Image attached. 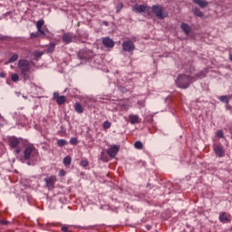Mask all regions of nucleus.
Instances as JSON below:
<instances>
[{"label": "nucleus", "instance_id": "obj_1", "mask_svg": "<svg viewBox=\"0 0 232 232\" xmlns=\"http://www.w3.org/2000/svg\"><path fill=\"white\" fill-rule=\"evenodd\" d=\"M18 68L24 80L28 81L30 79V62L26 59H20L18 61Z\"/></svg>", "mask_w": 232, "mask_h": 232}, {"label": "nucleus", "instance_id": "obj_2", "mask_svg": "<svg viewBox=\"0 0 232 232\" xmlns=\"http://www.w3.org/2000/svg\"><path fill=\"white\" fill-rule=\"evenodd\" d=\"M39 155V151L34 145H30L25 147L24 150V158H21V162H24V160H30V159H35Z\"/></svg>", "mask_w": 232, "mask_h": 232}, {"label": "nucleus", "instance_id": "obj_3", "mask_svg": "<svg viewBox=\"0 0 232 232\" xmlns=\"http://www.w3.org/2000/svg\"><path fill=\"white\" fill-rule=\"evenodd\" d=\"M191 84V78L188 74H179L176 80V85L181 90H186Z\"/></svg>", "mask_w": 232, "mask_h": 232}, {"label": "nucleus", "instance_id": "obj_4", "mask_svg": "<svg viewBox=\"0 0 232 232\" xmlns=\"http://www.w3.org/2000/svg\"><path fill=\"white\" fill-rule=\"evenodd\" d=\"M152 13L158 19H166L168 17V14L162 13V5H152Z\"/></svg>", "mask_w": 232, "mask_h": 232}, {"label": "nucleus", "instance_id": "obj_5", "mask_svg": "<svg viewBox=\"0 0 232 232\" xmlns=\"http://www.w3.org/2000/svg\"><path fill=\"white\" fill-rule=\"evenodd\" d=\"M123 52H135V44L131 40L123 41L121 44Z\"/></svg>", "mask_w": 232, "mask_h": 232}, {"label": "nucleus", "instance_id": "obj_6", "mask_svg": "<svg viewBox=\"0 0 232 232\" xmlns=\"http://www.w3.org/2000/svg\"><path fill=\"white\" fill-rule=\"evenodd\" d=\"M44 180L48 189L54 188L55 183L57 182V176L52 175L50 177L45 178Z\"/></svg>", "mask_w": 232, "mask_h": 232}, {"label": "nucleus", "instance_id": "obj_7", "mask_svg": "<svg viewBox=\"0 0 232 232\" xmlns=\"http://www.w3.org/2000/svg\"><path fill=\"white\" fill-rule=\"evenodd\" d=\"M121 150V146L120 145H113L111 146L108 150H107V153L108 155L111 158V159H115V157H117V154L119 153V150Z\"/></svg>", "mask_w": 232, "mask_h": 232}, {"label": "nucleus", "instance_id": "obj_8", "mask_svg": "<svg viewBox=\"0 0 232 232\" xmlns=\"http://www.w3.org/2000/svg\"><path fill=\"white\" fill-rule=\"evenodd\" d=\"M79 57L81 59H90L91 57H93V52L88 50V49H82L79 52Z\"/></svg>", "mask_w": 232, "mask_h": 232}, {"label": "nucleus", "instance_id": "obj_9", "mask_svg": "<svg viewBox=\"0 0 232 232\" xmlns=\"http://www.w3.org/2000/svg\"><path fill=\"white\" fill-rule=\"evenodd\" d=\"M218 220L221 224H227L231 222V216L226 212H221L219 214Z\"/></svg>", "mask_w": 232, "mask_h": 232}, {"label": "nucleus", "instance_id": "obj_10", "mask_svg": "<svg viewBox=\"0 0 232 232\" xmlns=\"http://www.w3.org/2000/svg\"><path fill=\"white\" fill-rule=\"evenodd\" d=\"M132 10L136 14H142V12H148V7L144 5H133Z\"/></svg>", "mask_w": 232, "mask_h": 232}, {"label": "nucleus", "instance_id": "obj_11", "mask_svg": "<svg viewBox=\"0 0 232 232\" xmlns=\"http://www.w3.org/2000/svg\"><path fill=\"white\" fill-rule=\"evenodd\" d=\"M53 99L56 101L57 104H64L66 102V96H60L59 92L53 93Z\"/></svg>", "mask_w": 232, "mask_h": 232}, {"label": "nucleus", "instance_id": "obj_12", "mask_svg": "<svg viewBox=\"0 0 232 232\" xmlns=\"http://www.w3.org/2000/svg\"><path fill=\"white\" fill-rule=\"evenodd\" d=\"M102 44L105 48H113V46H115V42H113L110 37H105L102 39Z\"/></svg>", "mask_w": 232, "mask_h": 232}, {"label": "nucleus", "instance_id": "obj_13", "mask_svg": "<svg viewBox=\"0 0 232 232\" xmlns=\"http://www.w3.org/2000/svg\"><path fill=\"white\" fill-rule=\"evenodd\" d=\"M43 26H44V20H43V19L38 20L36 22V28H37L39 34H41V35H46V33H44V31L43 30Z\"/></svg>", "mask_w": 232, "mask_h": 232}, {"label": "nucleus", "instance_id": "obj_14", "mask_svg": "<svg viewBox=\"0 0 232 232\" xmlns=\"http://www.w3.org/2000/svg\"><path fill=\"white\" fill-rule=\"evenodd\" d=\"M214 152L217 155V157H219V158L224 157V155L226 153L224 151V149L220 145H217L214 147Z\"/></svg>", "mask_w": 232, "mask_h": 232}, {"label": "nucleus", "instance_id": "obj_15", "mask_svg": "<svg viewBox=\"0 0 232 232\" xmlns=\"http://www.w3.org/2000/svg\"><path fill=\"white\" fill-rule=\"evenodd\" d=\"M20 144L19 138L11 137L9 139V146L10 148H17Z\"/></svg>", "mask_w": 232, "mask_h": 232}, {"label": "nucleus", "instance_id": "obj_16", "mask_svg": "<svg viewBox=\"0 0 232 232\" xmlns=\"http://www.w3.org/2000/svg\"><path fill=\"white\" fill-rule=\"evenodd\" d=\"M192 3H194V5H198L199 8H206L208 5H209V2L205 0H192Z\"/></svg>", "mask_w": 232, "mask_h": 232}, {"label": "nucleus", "instance_id": "obj_17", "mask_svg": "<svg viewBox=\"0 0 232 232\" xmlns=\"http://www.w3.org/2000/svg\"><path fill=\"white\" fill-rule=\"evenodd\" d=\"M180 28L186 35H189V33L191 32V27L189 26V24L182 23Z\"/></svg>", "mask_w": 232, "mask_h": 232}, {"label": "nucleus", "instance_id": "obj_18", "mask_svg": "<svg viewBox=\"0 0 232 232\" xmlns=\"http://www.w3.org/2000/svg\"><path fill=\"white\" fill-rule=\"evenodd\" d=\"M129 120L130 124H139V122H140L139 119V115H135V114L129 115Z\"/></svg>", "mask_w": 232, "mask_h": 232}, {"label": "nucleus", "instance_id": "obj_19", "mask_svg": "<svg viewBox=\"0 0 232 232\" xmlns=\"http://www.w3.org/2000/svg\"><path fill=\"white\" fill-rule=\"evenodd\" d=\"M73 40V37H72V34L70 33L64 34L63 36V41L65 43V44H70L72 41Z\"/></svg>", "mask_w": 232, "mask_h": 232}, {"label": "nucleus", "instance_id": "obj_20", "mask_svg": "<svg viewBox=\"0 0 232 232\" xmlns=\"http://www.w3.org/2000/svg\"><path fill=\"white\" fill-rule=\"evenodd\" d=\"M192 14H194L196 17H204V13H202L198 7H194L192 9Z\"/></svg>", "mask_w": 232, "mask_h": 232}, {"label": "nucleus", "instance_id": "obj_21", "mask_svg": "<svg viewBox=\"0 0 232 232\" xmlns=\"http://www.w3.org/2000/svg\"><path fill=\"white\" fill-rule=\"evenodd\" d=\"M74 111H76V113H83L84 108L82 107V105L81 103L76 102L74 105Z\"/></svg>", "mask_w": 232, "mask_h": 232}, {"label": "nucleus", "instance_id": "obj_22", "mask_svg": "<svg viewBox=\"0 0 232 232\" xmlns=\"http://www.w3.org/2000/svg\"><path fill=\"white\" fill-rule=\"evenodd\" d=\"M72 164V157L70 156H66L64 159H63V165L68 168V166H71Z\"/></svg>", "mask_w": 232, "mask_h": 232}, {"label": "nucleus", "instance_id": "obj_23", "mask_svg": "<svg viewBox=\"0 0 232 232\" xmlns=\"http://www.w3.org/2000/svg\"><path fill=\"white\" fill-rule=\"evenodd\" d=\"M67 145H68V141L66 140H57V146H59V148H63V146H67Z\"/></svg>", "mask_w": 232, "mask_h": 232}, {"label": "nucleus", "instance_id": "obj_24", "mask_svg": "<svg viewBox=\"0 0 232 232\" xmlns=\"http://www.w3.org/2000/svg\"><path fill=\"white\" fill-rule=\"evenodd\" d=\"M17 59H19V55L17 53L13 54L9 60L8 63H15V61H17Z\"/></svg>", "mask_w": 232, "mask_h": 232}, {"label": "nucleus", "instance_id": "obj_25", "mask_svg": "<svg viewBox=\"0 0 232 232\" xmlns=\"http://www.w3.org/2000/svg\"><path fill=\"white\" fill-rule=\"evenodd\" d=\"M134 147L136 150H142V148H144V144H142V141L138 140L134 143Z\"/></svg>", "mask_w": 232, "mask_h": 232}, {"label": "nucleus", "instance_id": "obj_26", "mask_svg": "<svg viewBox=\"0 0 232 232\" xmlns=\"http://www.w3.org/2000/svg\"><path fill=\"white\" fill-rule=\"evenodd\" d=\"M80 166H82V168H88V166H90V161L87 160H82L80 161Z\"/></svg>", "mask_w": 232, "mask_h": 232}, {"label": "nucleus", "instance_id": "obj_27", "mask_svg": "<svg viewBox=\"0 0 232 232\" xmlns=\"http://www.w3.org/2000/svg\"><path fill=\"white\" fill-rule=\"evenodd\" d=\"M219 101L221 102H224L225 104H228L229 103V98H227V96L223 95L219 97Z\"/></svg>", "mask_w": 232, "mask_h": 232}, {"label": "nucleus", "instance_id": "obj_28", "mask_svg": "<svg viewBox=\"0 0 232 232\" xmlns=\"http://www.w3.org/2000/svg\"><path fill=\"white\" fill-rule=\"evenodd\" d=\"M103 130H110V128H111V122L106 121L103 122L102 125Z\"/></svg>", "mask_w": 232, "mask_h": 232}, {"label": "nucleus", "instance_id": "obj_29", "mask_svg": "<svg viewBox=\"0 0 232 232\" xmlns=\"http://www.w3.org/2000/svg\"><path fill=\"white\" fill-rule=\"evenodd\" d=\"M55 50V44H50L48 49H47V53H52Z\"/></svg>", "mask_w": 232, "mask_h": 232}, {"label": "nucleus", "instance_id": "obj_30", "mask_svg": "<svg viewBox=\"0 0 232 232\" xmlns=\"http://www.w3.org/2000/svg\"><path fill=\"white\" fill-rule=\"evenodd\" d=\"M11 81H13V82H17L19 81V74L17 73L12 74Z\"/></svg>", "mask_w": 232, "mask_h": 232}, {"label": "nucleus", "instance_id": "obj_31", "mask_svg": "<svg viewBox=\"0 0 232 232\" xmlns=\"http://www.w3.org/2000/svg\"><path fill=\"white\" fill-rule=\"evenodd\" d=\"M79 142V140H77V138H71L70 140V144H72V146H77Z\"/></svg>", "mask_w": 232, "mask_h": 232}, {"label": "nucleus", "instance_id": "obj_32", "mask_svg": "<svg viewBox=\"0 0 232 232\" xmlns=\"http://www.w3.org/2000/svg\"><path fill=\"white\" fill-rule=\"evenodd\" d=\"M121 8H124V5L122 3L118 4L117 6H116L117 14H119V12H121Z\"/></svg>", "mask_w": 232, "mask_h": 232}, {"label": "nucleus", "instance_id": "obj_33", "mask_svg": "<svg viewBox=\"0 0 232 232\" xmlns=\"http://www.w3.org/2000/svg\"><path fill=\"white\" fill-rule=\"evenodd\" d=\"M0 224H1V226H8V224H10V222L6 219H0Z\"/></svg>", "mask_w": 232, "mask_h": 232}, {"label": "nucleus", "instance_id": "obj_34", "mask_svg": "<svg viewBox=\"0 0 232 232\" xmlns=\"http://www.w3.org/2000/svg\"><path fill=\"white\" fill-rule=\"evenodd\" d=\"M217 137H218V139H224V132L222 130H218L217 132Z\"/></svg>", "mask_w": 232, "mask_h": 232}, {"label": "nucleus", "instance_id": "obj_35", "mask_svg": "<svg viewBox=\"0 0 232 232\" xmlns=\"http://www.w3.org/2000/svg\"><path fill=\"white\" fill-rule=\"evenodd\" d=\"M34 57L36 59H39V57H43V52H35Z\"/></svg>", "mask_w": 232, "mask_h": 232}, {"label": "nucleus", "instance_id": "obj_36", "mask_svg": "<svg viewBox=\"0 0 232 232\" xmlns=\"http://www.w3.org/2000/svg\"><path fill=\"white\" fill-rule=\"evenodd\" d=\"M66 175V171L64 169H61L59 172V177H64Z\"/></svg>", "mask_w": 232, "mask_h": 232}, {"label": "nucleus", "instance_id": "obj_37", "mask_svg": "<svg viewBox=\"0 0 232 232\" xmlns=\"http://www.w3.org/2000/svg\"><path fill=\"white\" fill-rule=\"evenodd\" d=\"M62 231H63V232H69L70 229L68 228V227L64 226V227H62Z\"/></svg>", "mask_w": 232, "mask_h": 232}, {"label": "nucleus", "instance_id": "obj_38", "mask_svg": "<svg viewBox=\"0 0 232 232\" xmlns=\"http://www.w3.org/2000/svg\"><path fill=\"white\" fill-rule=\"evenodd\" d=\"M37 37V34L32 33L31 34V39H35Z\"/></svg>", "mask_w": 232, "mask_h": 232}, {"label": "nucleus", "instance_id": "obj_39", "mask_svg": "<svg viewBox=\"0 0 232 232\" xmlns=\"http://www.w3.org/2000/svg\"><path fill=\"white\" fill-rule=\"evenodd\" d=\"M196 77H204V73L203 72H198L196 74Z\"/></svg>", "mask_w": 232, "mask_h": 232}, {"label": "nucleus", "instance_id": "obj_40", "mask_svg": "<svg viewBox=\"0 0 232 232\" xmlns=\"http://www.w3.org/2000/svg\"><path fill=\"white\" fill-rule=\"evenodd\" d=\"M15 153H16L17 155H19V153H21V148H17V149L15 150Z\"/></svg>", "mask_w": 232, "mask_h": 232}, {"label": "nucleus", "instance_id": "obj_41", "mask_svg": "<svg viewBox=\"0 0 232 232\" xmlns=\"http://www.w3.org/2000/svg\"><path fill=\"white\" fill-rule=\"evenodd\" d=\"M102 24H104V26H109L110 24L108 23V21H103Z\"/></svg>", "mask_w": 232, "mask_h": 232}, {"label": "nucleus", "instance_id": "obj_42", "mask_svg": "<svg viewBox=\"0 0 232 232\" xmlns=\"http://www.w3.org/2000/svg\"><path fill=\"white\" fill-rule=\"evenodd\" d=\"M102 160H103V162H108V160H106V158H102Z\"/></svg>", "mask_w": 232, "mask_h": 232}, {"label": "nucleus", "instance_id": "obj_43", "mask_svg": "<svg viewBox=\"0 0 232 232\" xmlns=\"http://www.w3.org/2000/svg\"><path fill=\"white\" fill-rule=\"evenodd\" d=\"M147 229L150 230L151 229V226H147Z\"/></svg>", "mask_w": 232, "mask_h": 232}, {"label": "nucleus", "instance_id": "obj_44", "mask_svg": "<svg viewBox=\"0 0 232 232\" xmlns=\"http://www.w3.org/2000/svg\"><path fill=\"white\" fill-rule=\"evenodd\" d=\"M229 60L232 62V54H229Z\"/></svg>", "mask_w": 232, "mask_h": 232}, {"label": "nucleus", "instance_id": "obj_45", "mask_svg": "<svg viewBox=\"0 0 232 232\" xmlns=\"http://www.w3.org/2000/svg\"><path fill=\"white\" fill-rule=\"evenodd\" d=\"M0 77H5V75H3V74L0 73Z\"/></svg>", "mask_w": 232, "mask_h": 232}, {"label": "nucleus", "instance_id": "obj_46", "mask_svg": "<svg viewBox=\"0 0 232 232\" xmlns=\"http://www.w3.org/2000/svg\"><path fill=\"white\" fill-rule=\"evenodd\" d=\"M28 166H30V162H27Z\"/></svg>", "mask_w": 232, "mask_h": 232}]
</instances>
